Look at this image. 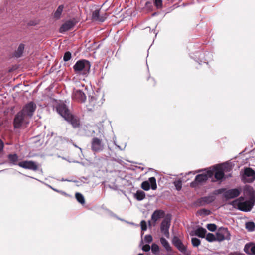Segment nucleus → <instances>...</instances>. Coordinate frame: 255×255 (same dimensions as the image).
<instances>
[{
	"label": "nucleus",
	"mask_w": 255,
	"mask_h": 255,
	"mask_svg": "<svg viewBox=\"0 0 255 255\" xmlns=\"http://www.w3.org/2000/svg\"><path fill=\"white\" fill-rule=\"evenodd\" d=\"M171 219L167 216L162 221L160 226L161 233L167 238H169V229L170 226Z\"/></svg>",
	"instance_id": "12"
},
{
	"label": "nucleus",
	"mask_w": 255,
	"mask_h": 255,
	"mask_svg": "<svg viewBox=\"0 0 255 255\" xmlns=\"http://www.w3.org/2000/svg\"><path fill=\"white\" fill-rule=\"evenodd\" d=\"M25 45L23 43L19 44L17 49L14 52L13 55L17 58L20 57L23 53Z\"/></svg>",
	"instance_id": "22"
},
{
	"label": "nucleus",
	"mask_w": 255,
	"mask_h": 255,
	"mask_svg": "<svg viewBox=\"0 0 255 255\" xmlns=\"http://www.w3.org/2000/svg\"><path fill=\"white\" fill-rule=\"evenodd\" d=\"M215 200V197L213 196L204 197L201 198V201L205 203H211Z\"/></svg>",
	"instance_id": "29"
},
{
	"label": "nucleus",
	"mask_w": 255,
	"mask_h": 255,
	"mask_svg": "<svg viewBox=\"0 0 255 255\" xmlns=\"http://www.w3.org/2000/svg\"><path fill=\"white\" fill-rule=\"evenodd\" d=\"M255 180V172L251 168H246L242 176L244 182L252 183Z\"/></svg>",
	"instance_id": "10"
},
{
	"label": "nucleus",
	"mask_w": 255,
	"mask_h": 255,
	"mask_svg": "<svg viewBox=\"0 0 255 255\" xmlns=\"http://www.w3.org/2000/svg\"><path fill=\"white\" fill-rule=\"evenodd\" d=\"M63 5H60L58 7L57 9H56V11L54 12L53 15V17L55 19L58 20L61 18V15L63 12Z\"/></svg>",
	"instance_id": "25"
},
{
	"label": "nucleus",
	"mask_w": 255,
	"mask_h": 255,
	"mask_svg": "<svg viewBox=\"0 0 255 255\" xmlns=\"http://www.w3.org/2000/svg\"><path fill=\"white\" fill-rule=\"evenodd\" d=\"M244 250L248 255H255V244L252 243L246 244Z\"/></svg>",
	"instance_id": "20"
},
{
	"label": "nucleus",
	"mask_w": 255,
	"mask_h": 255,
	"mask_svg": "<svg viewBox=\"0 0 255 255\" xmlns=\"http://www.w3.org/2000/svg\"><path fill=\"white\" fill-rule=\"evenodd\" d=\"M142 249L143 251H144L145 252H148L150 249V246L148 244H146V245L143 246Z\"/></svg>",
	"instance_id": "43"
},
{
	"label": "nucleus",
	"mask_w": 255,
	"mask_h": 255,
	"mask_svg": "<svg viewBox=\"0 0 255 255\" xmlns=\"http://www.w3.org/2000/svg\"><path fill=\"white\" fill-rule=\"evenodd\" d=\"M140 225L142 231H146L147 230V224L145 221L142 220L140 222Z\"/></svg>",
	"instance_id": "40"
},
{
	"label": "nucleus",
	"mask_w": 255,
	"mask_h": 255,
	"mask_svg": "<svg viewBox=\"0 0 255 255\" xmlns=\"http://www.w3.org/2000/svg\"><path fill=\"white\" fill-rule=\"evenodd\" d=\"M90 62L84 59L78 60L73 66L74 71L76 73H81L83 75L88 74L90 72Z\"/></svg>",
	"instance_id": "3"
},
{
	"label": "nucleus",
	"mask_w": 255,
	"mask_h": 255,
	"mask_svg": "<svg viewBox=\"0 0 255 255\" xmlns=\"http://www.w3.org/2000/svg\"><path fill=\"white\" fill-rule=\"evenodd\" d=\"M227 190L225 188H221L219 189H218L216 191L217 194H221L222 193L225 194V192H226Z\"/></svg>",
	"instance_id": "44"
},
{
	"label": "nucleus",
	"mask_w": 255,
	"mask_h": 255,
	"mask_svg": "<svg viewBox=\"0 0 255 255\" xmlns=\"http://www.w3.org/2000/svg\"><path fill=\"white\" fill-rule=\"evenodd\" d=\"M30 119L20 111L15 116L13 120V126L15 128H19L22 125H27L29 123Z\"/></svg>",
	"instance_id": "4"
},
{
	"label": "nucleus",
	"mask_w": 255,
	"mask_h": 255,
	"mask_svg": "<svg viewBox=\"0 0 255 255\" xmlns=\"http://www.w3.org/2000/svg\"><path fill=\"white\" fill-rule=\"evenodd\" d=\"M148 223H149V225H150V224H151V222H150V221H148Z\"/></svg>",
	"instance_id": "49"
},
{
	"label": "nucleus",
	"mask_w": 255,
	"mask_h": 255,
	"mask_svg": "<svg viewBox=\"0 0 255 255\" xmlns=\"http://www.w3.org/2000/svg\"><path fill=\"white\" fill-rule=\"evenodd\" d=\"M77 22L78 21L75 18H73L72 19L66 21L60 27L59 32L60 33H64L70 30Z\"/></svg>",
	"instance_id": "15"
},
{
	"label": "nucleus",
	"mask_w": 255,
	"mask_h": 255,
	"mask_svg": "<svg viewBox=\"0 0 255 255\" xmlns=\"http://www.w3.org/2000/svg\"><path fill=\"white\" fill-rule=\"evenodd\" d=\"M209 178L210 177L208 176V170L206 173L197 175L195 180L191 183L190 186L192 187H196L198 184L206 182Z\"/></svg>",
	"instance_id": "14"
},
{
	"label": "nucleus",
	"mask_w": 255,
	"mask_h": 255,
	"mask_svg": "<svg viewBox=\"0 0 255 255\" xmlns=\"http://www.w3.org/2000/svg\"><path fill=\"white\" fill-rule=\"evenodd\" d=\"M56 110L57 112L74 128L79 127L80 122L79 118L71 114L66 104L64 103L58 104L56 107Z\"/></svg>",
	"instance_id": "1"
},
{
	"label": "nucleus",
	"mask_w": 255,
	"mask_h": 255,
	"mask_svg": "<svg viewBox=\"0 0 255 255\" xmlns=\"http://www.w3.org/2000/svg\"><path fill=\"white\" fill-rule=\"evenodd\" d=\"M165 212L162 210H156L152 214L151 216V219L154 222V225L156 222L159 219L164 217Z\"/></svg>",
	"instance_id": "19"
},
{
	"label": "nucleus",
	"mask_w": 255,
	"mask_h": 255,
	"mask_svg": "<svg viewBox=\"0 0 255 255\" xmlns=\"http://www.w3.org/2000/svg\"><path fill=\"white\" fill-rule=\"evenodd\" d=\"M106 18V17L105 16H100V9L96 10L92 13V19L94 21L103 22Z\"/></svg>",
	"instance_id": "21"
},
{
	"label": "nucleus",
	"mask_w": 255,
	"mask_h": 255,
	"mask_svg": "<svg viewBox=\"0 0 255 255\" xmlns=\"http://www.w3.org/2000/svg\"><path fill=\"white\" fill-rule=\"evenodd\" d=\"M103 135L93 137L91 141V148L94 153H98L103 151L105 148V144L103 142Z\"/></svg>",
	"instance_id": "5"
},
{
	"label": "nucleus",
	"mask_w": 255,
	"mask_h": 255,
	"mask_svg": "<svg viewBox=\"0 0 255 255\" xmlns=\"http://www.w3.org/2000/svg\"><path fill=\"white\" fill-rule=\"evenodd\" d=\"M207 232L206 230L203 227H199L195 231V235L200 238H205Z\"/></svg>",
	"instance_id": "24"
},
{
	"label": "nucleus",
	"mask_w": 255,
	"mask_h": 255,
	"mask_svg": "<svg viewBox=\"0 0 255 255\" xmlns=\"http://www.w3.org/2000/svg\"><path fill=\"white\" fill-rule=\"evenodd\" d=\"M4 148V144L2 141L0 139V153H1L3 150Z\"/></svg>",
	"instance_id": "45"
},
{
	"label": "nucleus",
	"mask_w": 255,
	"mask_h": 255,
	"mask_svg": "<svg viewBox=\"0 0 255 255\" xmlns=\"http://www.w3.org/2000/svg\"><path fill=\"white\" fill-rule=\"evenodd\" d=\"M154 4L158 9L162 7V0H154Z\"/></svg>",
	"instance_id": "34"
},
{
	"label": "nucleus",
	"mask_w": 255,
	"mask_h": 255,
	"mask_svg": "<svg viewBox=\"0 0 255 255\" xmlns=\"http://www.w3.org/2000/svg\"><path fill=\"white\" fill-rule=\"evenodd\" d=\"M137 255H144L143 254L140 253V254H138Z\"/></svg>",
	"instance_id": "48"
},
{
	"label": "nucleus",
	"mask_w": 255,
	"mask_h": 255,
	"mask_svg": "<svg viewBox=\"0 0 255 255\" xmlns=\"http://www.w3.org/2000/svg\"><path fill=\"white\" fill-rule=\"evenodd\" d=\"M144 240L146 242L150 243L152 241V237L150 235H147L144 237Z\"/></svg>",
	"instance_id": "41"
},
{
	"label": "nucleus",
	"mask_w": 255,
	"mask_h": 255,
	"mask_svg": "<svg viewBox=\"0 0 255 255\" xmlns=\"http://www.w3.org/2000/svg\"><path fill=\"white\" fill-rule=\"evenodd\" d=\"M75 197L77 200L81 204H83L85 203V199L83 195L80 193H76L75 194Z\"/></svg>",
	"instance_id": "30"
},
{
	"label": "nucleus",
	"mask_w": 255,
	"mask_h": 255,
	"mask_svg": "<svg viewBox=\"0 0 255 255\" xmlns=\"http://www.w3.org/2000/svg\"><path fill=\"white\" fill-rule=\"evenodd\" d=\"M173 245L184 255H190L191 252L187 250V247L185 246L181 240L176 236H174L172 240Z\"/></svg>",
	"instance_id": "7"
},
{
	"label": "nucleus",
	"mask_w": 255,
	"mask_h": 255,
	"mask_svg": "<svg viewBox=\"0 0 255 255\" xmlns=\"http://www.w3.org/2000/svg\"><path fill=\"white\" fill-rule=\"evenodd\" d=\"M241 192V190L235 188L227 190L224 194V197L227 200L233 199L238 197Z\"/></svg>",
	"instance_id": "17"
},
{
	"label": "nucleus",
	"mask_w": 255,
	"mask_h": 255,
	"mask_svg": "<svg viewBox=\"0 0 255 255\" xmlns=\"http://www.w3.org/2000/svg\"><path fill=\"white\" fill-rule=\"evenodd\" d=\"M200 215H208L210 214V211L205 209H203L198 211Z\"/></svg>",
	"instance_id": "39"
},
{
	"label": "nucleus",
	"mask_w": 255,
	"mask_h": 255,
	"mask_svg": "<svg viewBox=\"0 0 255 255\" xmlns=\"http://www.w3.org/2000/svg\"><path fill=\"white\" fill-rule=\"evenodd\" d=\"M217 241L219 242L225 240H229L231 235L227 228L221 227L216 233Z\"/></svg>",
	"instance_id": "11"
},
{
	"label": "nucleus",
	"mask_w": 255,
	"mask_h": 255,
	"mask_svg": "<svg viewBox=\"0 0 255 255\" xmlns=\"http://www.w3.org/2000/svg\"><path fill=\"white\" fill-rule=\"evenodd\" d=\"M72 99L78 102L84 103L86 99V96L82 91L75 90L72 94Z\"/></svg>",
	"instance_id": "16"
},
{
	"label": "nucleus",
	"mask_w": 255,
	"mask_h": 255,
	"mask_svg": "<svg viewBox=\"0 0 255 255\" xmlns=\"http://www.w3.org/2000/svg\"><path fill=\"white\" fill-rule=\"evenodd\" d=\"M151 251L154 254H157L159 251V246L156 244H153L151 246Z\"/></svg>",
	"instance_id": "36"
},
{
	"label": "nucleus",
	"mask_w": 255,
	"mask_h": 255,
	"mask_svg": "<svg viewBox=\"0 0 255 255\" xmlns=\"http://www.w3.org/2000/svg\"><path fill=\"white\" fill-rule=\"evenodd\" d=\"M38 24V22L36 20H30L28 23L27 25L29 26H35Z\"/></svg>",
	"instance_id": "42"
},
{
	"label": "nucleus",
	"mask_w": 255,
	"mask_h": 255,
	"mask_svg": "<svg viewBox=\"0 0 255 255\" xmlns=\"http://www.w3.org/2000/svg\"><path fill=\"white\" fill-rule=\"evenodd\" d=\"M151 188L152 190H156L157 189V184L156 178L154 177H150L148 181H143L141 185L142 189L145 191H148Z\"/></svg>",
	"instance_id": "13"
},
{
	"label": "nucleus",
	"mask_w": 255,
	"mask_h": 255,
	"mask_svg": "<svg viewBox=\"0 0 255 255\" xmlns=\"http://www.w3.org/2000/svg\"><path fill=\"white\" fill-rule=\"evenodd\" d=\"M36 107L35 103L33 102H30L24 105L20 111L30 119L34 115Z\"/></svg>",
	"instance_id": "8"
},
{
	"label": "nucleus",
	"mask_w": 255,
	"mask_h": 255,
	"mask_svg": "<svg viewBox=\"0 0 255 255\" xmlns=\"http://www.w3.org/2000/svg\"><path fill=\"white\" fill-rule=\"evenodd\" d=\"M148 81H150L151 82H153V86H154L155 85V82L154 80L152 78H148Z\"/></svg>",
	"instance_id": "47"
},
{
	"label": "nucleus",
	"mask_w": 255,
	"mask_h": 255,
	"mask_svg": "<svg viewBox=\"0 0 255 255\" xmlns=\"http://www.w3.org/2000/svg\"><path fill=\"white\" fill-rule=\"evenodd\" d=\"M207 229L210 231H215L217 229V226L215 224H208L206 226Z\"/></svg>",
	"instance_id": "35"
},
{
	"label": "nucleus",
	"mask_w": 255,
	"mask_h": 255,
	"mask_svg": "<svg viewBox=\"0 0 255 255\" xmlns=\"http://www.w3.org/2000/svg\"><path fill=\"white\" fill-rule=\"evenodd\" d=\"M246 228L249 231H253L255 230V224L253 222H248L246 223Z\"/></svg>",
	"instance_id": "28"
},
{
	"label": "nucleus",
	"mask_w": 255,
	"mask_h": 255,
	"mask_svg": "<svg viewBox=\"0 0 255 255\" xmlns=\"http://www.w3.org/2000/svg\"><path fill=\"white\" fill-rule=\"evenodd\" d=\"M255 201L253 199H249L244 202H238V200H234L231 204L235 208L244 211H250L255 205Z\"/></svg>",
	"instance_id": "2"
},
{
	"label": "nucleus",
	"mask_w": 255,
	"mask_h": 255,
	"mask_svg": "<svg viewBox=\"0 0 255 255\" xmlns=\"http://www.w3.org/2000/svg\"><path fill=\"white\" fill-rule=\"evenodd\" d=\"M244 199L245 198L244 197L241 196L237 199H236L235 200H238V202H244Z\"/></svg>",
	"instance_id": "46"
},
{
	"label": "nucleus",
	"mask_w": 255,
	"mask_h": 255,
	"mask_svg": "<svg viewBox=\"0 0 255 255\" xmlns=\"http://www.w3.org/2000/svg\"><path fill=\"white\" fill-rule=\"evenodd\" d=\"M191 243L194 247H197L201 244L200 240L197 238H192L191 239Z\"/></svg>",
	"instance_id": "33"
},
{
	"label": "nucleus",
	"mask_w": 255,
	"mask_h": 255,
	"mask_svg": "<svg viewBox=\"0 0 255 255\" xmlns=\"http://www.w3.org/2000/svg\"><path fill=\"white\" fill-rule=\"evenodd\" d=\"M244 195L249 199H253L255 201V192L254 189L249 185H246L244 189Z\"/></svg>",
	"instance_id": "18"
},
{
	"label": "nucleus",
	"mask_w": 255,
	"mask_h": 255,
	"mask_svg": "<svg viewBox=\"0 0 255 255\" xmlns=\"http://www.w3.org/2000/svg\"><path fill=\"white\" fill-rule=\"evenodd\" d=\"M18 165L24 169L31 170L33 171H36L38 170V164L35 161L30 160H24L19 162Z\"/></svg>",
	"instance_id": "9"
},
{
	"label": "nucleus",
	"mask_w": 255,
	"mask_h": 255,
	"mask_svg": "<svg viewBox=\"0 0 255 255\" xmlns=\"http://www.w3.org/2000/svg\"><path fill=\"white\" fill-rule=\"evenodd\" d=\"M208 170V176L212 178L214 176L216 180H221L224 177V170L220 166H213Z\"/></svg>",
	"instance_id": "6"
},
{
	"label": "nucleus",
	"mask_w": 255,
	"mask_h": 255,
	"mask_svg": "<svg viewBox=\"0 0 255 255\" xmlns=\"http://www.w3.org/2000/svg\"><path fill=\"white\" fill-rule=\"evenodd\" d=\"M89 102H90V105L89 109L90 110H92L93 108H94V106L95 105V104L96 103V99L94 97H89Z\"/></svg>",
	"instance_id": "32"
},
{
	"label": "nucleus",
	"mask_w": 255,
	"mask_h": 255,
	"mask_svg": "<svg viewBox=\"0 0 255 255\" xmlns=\"http://www.w3.org/2000/svg\"><path fill=\"white\" fill-rule=\"evenodd\" d=\"M160 241L162 245L164 247L165 250L168 252L171 251V247L169 242L163 237L160 239Z\"/></svg>",
	"instance_id": "26"
},
{
	"label": "nucleus",
	"mask_w": 255,
	"mask_h": 255,
	"mask_svg": "<svg viewBox=\"0 0 255 255\" xmlns=\"http://www.w3.org/2000/svg\"><path fill=\"white\" fill-rule=\"evenodd\" d=\"M206 239L211 242L217 240V237L216 235L215 236L213 234L209 233L206 236Z\"/></svg>",
	"instance_id": "31"
},
{
	"label": "nucleus",
	"mask_w": 255,
	"mask_h": 255,
	"mask_svg": "<svg viewBox=\"0 0 255 255\" xmlns=\"http://www.w3.org/2000/svg\"><path fill=\"white\" fill-rule=\"evenodd\" d=\"M71 58V53L69 51H67L65 53L63 56V60L64 61H69Z\"/></svg>",
	"instance_id": "37"
},
{
	"label": "nucleus",
	"mask_w": 255,
	"mask_h": 255,
	"mask_svg": "<svg viewBox=\"0 0 255 255\" xmlns=\"http://www.w3.org/2000/svg\"><path fill=\"white\" fill-rule=\"evenodd\" d=\"M134 197L137 200L141 201L145 198V193L142 190H138L135 194Z\"/></svg>",
	"instance_id": "27"
},
{
	"label": "nucleus",
	"mask_w": 255,
	"mask_h": 255,
	"mask_svg": "<svg viewBox=\"0 0 255 255\" xmlns=\"http://www.w3.org/2000/svg\"><path fill=\"white\" fill-rule=\"evenodd\" d=\"M174 186L177 190H180L182 188V182L181 180L176 181L174 182Z\"/></svg>",
	"instance_id": "38"
},
{
	"label": "nucleus",
	"mask_w": 255,
	"mask_h": 255,
	"mask_svg": "<svg viewBox=\"0 0 255 255\" xmlns=\"http://www.w3.org/2000/svg\"><path fill=\"white\" fill-rule=\"evenodd\" d=\"M9 162L13 165H18V156L17 154H10L7 156Z\"/></svg>",
	"instance_id": "23"
}]
</instances>
